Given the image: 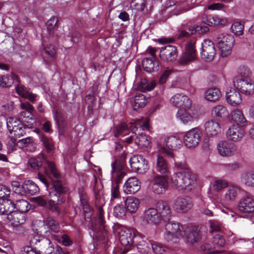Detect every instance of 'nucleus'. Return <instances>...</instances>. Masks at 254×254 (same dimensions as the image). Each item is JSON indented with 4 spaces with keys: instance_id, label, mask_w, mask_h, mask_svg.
<instances>
[{
    "instance_id": "obj_59",
    "label": "nucleus",
    "mask_w": 254,
    "mask_h": 254,
    "mask_svg": "<svg viewBox=\"0 0 254 254\" xmlns=\"http://www.w3.org/2000/svg\"><path fill=\"white\" fill-rule=\"evenodd\" d=\"M228 186L227 182L225 180H217L212 184V189L216 191H219L225 188Z\"/></svg>"
},
{
    "instance_id": "obj_51",
    "label": "nucleus",
    "mask_w": 254,
    "mask_h": 254,
    "mask_svg": "<svg viewBox=\"0 0 254 254\" xmlns=\"http://www.w3.org/2000/svg\"><path fill=\"white\" fill-rule=\"evenodd\" d=\"M15 204V208L17 209V212L22 213L28 211L30 208V206L28 201L24 199H19L17 200Z\"/></svg>"
},
{
    "instance_id": "obj_33",
    "label": "nucleus",
    "mask_w": 254,
    "mask_h": 254,
    "mask_svg": "<svg viewBox=\"0 0 254 254\" xmlns=\"http://www.w3.org/2000/svg\"><path fill=\"white\" fill-rule=\"evenodd\" d=\"M157 212L160 215L162 218H168L171 216V210L167 203L161 200L158 201L156 204Z\"/></svg>"
},
{
    "instance_id": "obj_21",
    "label": "nucleus",
    "mask_w": 254,
    "mask_h": 254,
    "mask_svg": "<svg viewBox=\"0 0 254 254\" xmlns=\"http://www.w3.org/2000/svg\"><path fill=\"white\" fill-rule=\"evenodd\" d=\"M192 202L189 197H179L174 201L173 208L178 212L184 213L192 207Z\"/></svg>"
},
{
    "instance_id": "obj_18",
    "label": "nucleus",
    "mask_w": 254,
    "mask_h": 254,
    "mask_svg": "<svg viewBox=\"0 0 254 254\" xmlns=\"http://www.w3.org/2000/svg\"><path fill=\"white\" fill-rule=\"evenodd\" d=\"M241 190V189L239 186L236 185L230 186L227 188L219 201L221 203L234 201L240 193Z\"/></svg>"
},
{
    "instance_id": "obj_48",
    "label": "nucleus",
    "mask_w": 254,
    "mask_h": 254,
    "mask_svg": "<svg viewBox=\"0 0 254 254\" xmlns=\"http://www.w3.org/2000/svg\"><path fill=\"white\" fill-rule=\"evenodd\" d=\"M44 224L52 232L58 233L59 231V224L52 217H47L44 220Z\"/></svg>"
},
{
    "instance_id": "obj_26",
    "label": "nucleus",
    "mask_w": 254,
    "mask_h": 254,
    "mask_svg": "<svg viewBox=\"0 0 254 254\" xmlns=\"http://www.w3.org/2000/svg\"><path fill=\"white\" fill-rule=\"evenodd\" d=\"M134 88L136 90L140 91V93L136 94L131 104L134 110L139 111L143 108V94L142 93L143 92V83L142 81H141L134 85Z\"/></svg>"
},
{
    "instance_id": "obj_35",
    "label": "nucleus",
    "mask_w": 254,
    "mask_h": 254,
    "mask_svg": "<svg viewBox=\"0 0 254 254\" xmlns=\"http://www.w3.org/2000/svg\"><path fill=\"white\" fill-rule=\"evenodd\" d=\"M233 120L237 123L236 126L243 127L247 126L248 121L240 110H234L232 113Z\"/></svg>"
},
{
    "instance_id": "obj_54",
    "label": "nucleus",
    "mask_w": 254,
    "mask_h": 254,
    "mask_svg": "<svg viewBox=\"0 0 254 254\" xmlns=\"http://www.w3.org/2000/svg\"><path fill=\"white\" fill-rule=\"evenodd\" d=\"M20 107L22 110H25L21 112V116L23 118H30L31 113L33 111V107L28 102L21 103Z\"/></svg>"
},
{
    "instance_id": "obj_25",
    "label": "nucleus",
    "mask_w": 254,
    "mask_h": 254,
    "mask_svg": "<svg viewBox=\"0 0 254 254\" xmlns=\"http://www.w3.org/2000/svg\"><path fill=\"white\" fill-rule=\"evenodd\" d=\"M24 213L14 211L11 213H8L7 216V223L13 228L22 225L25 222Z\"/></svg>"
},
{
    "instance_id": "obj_20",
    "label": "nucleus",
    "mask_w": 254,
    "mask_h": 254,
    "mask_svg": "<svg viewBox=\"0 0 254 254\" xmlns=\"http://www.w3.org/2000/svg\"><path fill=\"white\" fill-rule=\"evenodd\" d=\"M168 181L166 178L159 175L154 178L152 190L155 193L162 194L168 190Z\"/></svg>"
},
{
    "instance_id": "obj_14",
    "label": "nucleus",
    "mask_w": 254,
    "mask_h": 254,
    "mask_svg": "<svg viewBox=\"0 0 254 254\" xmlns=\"http://www.w3.org/2000/svg\"><path fill=\"white\" fill-rule=\"evenodd\" d=\"M204 133L208 138L218 137L221 133L220 125L214 120H208L204 124Z\"/></svg>"
},
{
    "instance_id": "obj_42",
    "label": "nucleus",
    "mask_w": 254,
    "mask_h": 254,
    "mask_svg": "<svg viewBox=\"0 0 254 254\" xmlns=\"http://www.w3.org/2000/svg\"><path fill=\"white\" fill-rule=\"evenodd\" d=\"M151 249H152L155 254H164L166 252L165 247L161 244L158 243L152 244L151 243H147L146 249H144V253L146 252V253H148L150 251Z\"/></svg>"
},
{
    "instance_id": "obj_29",
    "label": "nucleus",
    "mask_w": 254,
    "mask_h": 254,
    "mask_svg": "<svg viewBox=\"0 0 254 254\" xmlns=\"http://www.w3.org/2000/svg\"><path fill=\"white\" fill-rule=\"evenodd\" d=\"M79 195L83 211L85 212V219L87 221H90L91 220L92 213L90 211V208L86 199V192L82 189H79Z\"/></svg>"
},
{
    "instance_id": "obj_9",
    "label": "nucleus",
    "mask_w": 254,
    "mask_h": 254,
    "mask_svg": "<svg viewBox=\"0 0 254 254\" xmlns=\"http://www.w3.org/2000/svg\"><path fill=\"white\" fill-rule=\"evenodd\" d=\"M103 214V209L101 207H100L98 210L99 216L98 222L97 223L93 222V220H92L90 229L92 231L93 234H92L91 232L90 234L93 239H96L97 240H100L101 235H103V237H105L106 229Z\"/></svg>"
},
{
    "instance_id": "obj_43",
    "label": "nucleus",
    "mask_w": 254,
    "mask_h": 254,
    "mask_svg": "<svg viewBox=\"0 0 254 254\" xmlns=\"http://www.w3.org/2000/svg\"><path fill=\"white\" fill-rule=\"evenodd\" d=\"M17 75L14 74L1 76H0V86L9 87L14 83V81H17Z\"/></svg>"
},
{
    "instance_id": "obj_12",
    "label": "nucleus",
    "mask_w": 254,
    "mask_h": 254,
    "mask_svg": "<svg viewBox=\"0 0 254 254\" xmlns=\"http://www.w3.org/2000/svg\"><path fill=\"white\" fill-rule=\"evenodd\" d=\"M6 125L10 133L15 137H20L25 134V126L16 118H8L6 121Z\"/></svg>"
},
{
    "instance_id": "obj_6",
    "label": "nucleus",
    "mask_w": 254,
    "mask_h": 254,
    "mask_svg": "<svg viewBox=\"0 0 254 254\" xmlns=\"http://www.w3.org/2000/svg\"><path fill=\"white\" fill-rule=\"evenodd\" d=\"M202 132L198 127H195L185 132L183 136V142L185 145L189 148L196 147L201 140Z\"/></svg>"
},
{
    "instance_id": "obj_41",
    "label": "nucleus",
    "mask_w": 254,
    "mask_h": 254,
    "mask_svg": "<svg viewBox=\"0 0 254 254\" xmlns=\"http://www.w3.org/2000/svg\"><path fill=\"white\" fill-rule=\"evenodd\" d=\"M241 181L248 187L254 188V172H245L242 173Z\"/></svg>"
},
{
    "instance_id": "obj_24",
    "label": "nucleus",
    "mask_w": 254,
    "mask_h": 254,
    "mask_svg": "<svg viewBox=\"0 0 254 254\" xmlns=\"http://www.w3.org/2000/svg\"><path fill=\"white\" fill-rule=\"evenodd\" d=\"M177 51L175 46L167 45L160 50V57L162 60L166 62H172L177 57Z\"/></svg>"
},
{
    "instance_id": "obj_61",
    "label": "nucleus",
    "mask_w": 254,
    "mask_h": 254,
    "mask_svg": "<svg viewBox=\"0 0 254 254\" xmlns=\"http://www.w3.org/2000/svg\"><path fill=\"white\" fill-rule=\"evenodd\" d=\"M209 222L210 223V232L212 233L214 232H219L221 230L222 225L220 222L214 220H211Z\"/></svg>"
},
{
    "instance_id": "obj_2",
    "label": "nucleus",
    "mask_w": 254,
    "mask_h": 254,
    "mask_svg": "<svg viewBox=\"0 0 254 254\" xmlns=\"http://www.w3.org/2000/svg\"><path fill=\"white\" fill-rule=\"evenodd\" d=\"M186 235L183 226L177 222H170L165 225L164 239L170 244H177Z\"/></svg>"
},
{
    "instance_id": "obj_8",
    "label": "nucleus",
    "mask_w": 254,
    "mask_h": 254,
    "mask_svg": "<svg viewBox=\"0 0 254 254\" xmlns=\"http://www.w3.org/2000/svg\"><path fill=\"white\" fill-rule=\"evenodd\" d=\"M235 88L246 95L254 94V81L250 79H244L236 76L233 80Z\"/></svg>"
},
{
    "instance_id": "obj_47",
    "label": "nucleus",
    "mask_w": 254,
    "mask_h": 254,
    "mask_svg": "<svg viewBox=\"0 0 254 254\" xmlns=\"http://www.w3.org/2000/svg\"><path fill=\"white\" fill-rule=\"evenodd\" d=\"M17 146L19 148L27 147L30 151H34L36 148L30 137H26L19 140L17 143Z\"/></svg>"
},
{
    "instance_id": "obj_62",
    "label": "nucleus",
    "mask_w": 254,
    "mask_h": 254,
    "mask_svg": "<svg viewBox=\"0 0 254 254\" xmlns=\"http://www.w3.org/2000/svg\"><path fill=\"white\" fill-rule=\"evenodd\" d=\"M41 140L48 152L52 151L54 149L53 143L51 139L45 136H42L41 138Z\"/></svg>"
},
{
    "instance_id": "obj_23",
    "label": "nucleus",
    "mask_w": 254,
    "mask_h": 254,
    "mask_svg": "<svg viewBox=\"0 0 254 254\" xmlns=\"http://www.w3.org/2000/svg\"><path fill=\"white\" fill-rule=\"evenodd\" d=\"M245 133V130L242 127L234 125L227 130L226 136L233 142H238L242 139Z\"/></svg>"
},
{
    "instance_id": "obj_63",
    "label": "nucleus",
    "mask_w": 254,
    "mask_h": 254,
    "mask_svg": "<svg viewBox=\"0 0 254 254\" xmlns=\"http://www.w3.org/2000/svg\"><path fill=\"white\" fill-rule=\"evenodd\" d=\"M10 194V190L7 187L0 185V201H2Z\"/></svg>"
},
{
    "instance_id": "obj_22",
    "label": "nucleus",
    "mask_w": 254,
    "mask_h": 254,
    "mask_svg": "<svg viewBox=\"0 0 254 254\" xmlns=\"http://www.w3.org/2000/svg\"><path fill=\"white\" fill-rule=\"evenodd\" d=\"M140 182L135 177H131L125 183L123 191L127 194H134L140 190Z\"/></svg>"
},
{
    "instance_id": "obj_7",
    "label": "nucleus",
    "mask_w": 254,
    "mask_h": 254,
    "mask_svg": "<svg viewBox=\"0 0 254 254\" xmlns=\"http://www.w3.org/2000/svg\"><path fill=\"white\" fill-rule=\"evenodd\" d=\"M126 154L124 153L119 160L112 163V178L117 183H120L126 174L124 172L126 166Z\"/></svg>"
},
{
    "instance_id": "obj_52",
    "label": "nucleus",
    "mask_w": 254,
    "mask_h": 254,
    "mask_svg": "<svg viewBox=\"0 0 254 254\" xmlns=\"http://www.w3.org/2000/svg\"><path fill=\"white\" fill-rule=\"evenodd\" d=\"M58 22V19L55 16L51 17L47 22L46 26L47 31L49 33V34L54 35L55 32L57 30V23Z\"/></svg>"
},
{
    "instance_id": "obj_16",
    "label": "nucleus",
    "mask_w": 254,
    "mask_h": 254,
    "mask_svg": "<svg viewBox=\"0 0 254 254\" xmlns=\"http://www.w3.org/2000/svg\"><path fill=\"white\" fill-rule=\"evenodd\" d=\"M201 58L206 61H211L215 55V49L213 43L209 40L205 39L201 43Z\"/></svg>"
},
{
    "instance_id": "obj_17",
    "label": "nucleus",
    "mask_w": 254,
    "mask_h": 254,
    "mask_svg": "<svg viewBox=\"0 0 254 254\" xmlns=\"http://www.w3.org/2000/svg\"><path fill=\"white\" fill-rule=\"evenodd\" d=\"M129 127H131L132 128V134L127 137L125 139V141L127 143H129L133 140L134 136H135V138L134 139L135 143L140 144V142L143 138V126L142 121H137L135 122L134 124H130Z\"/></svg>"
},
{
    "instance_id": "obj_13",
    "label": "nucleus",
    "mask_w": 254,
    "mask_h": 254,
    "mask_svg": "<svg viewBox=\"0 0 254 254\" xmlns=\"http://www.w3.org/2000/svg\"><path fill=\"white\" fill-rule=\"evenodd\" d=\"M196 58L194 42H190L185 46V50L179 60L181 64H185L194 61Z\"/></svg>"
},
{
    "instance_id": "obj_53",
    "label": "nucleus",
    "mask_w": 254,
    "mask_h": 254,
    "mask_svg": "<svg viewBox=\"0 0 254 254\" xmlns=\"http://www.w3.org/2000/svg\"><path fill=\"white\" fill-rule=\"evenodd\" d=\"M112 180L116 183V184H112L111 190V202L112 203H114V200L115 199H118L120 198V191L119 190V184L120 183H117L112 178Z\"/></svg>"
},
{
    "instance_id": "obj_60",
    "label": "nucleus",
    "mask_w": 254,
    "mask_h": 254,
    "mask_svg": "<svg viewBox=\"0 0 254 254\" xmlns=\"http://www.w3.org/2000/svg\"><path fill=\"white\" fill-rule=\"evenodd\" d=\"M129 125H127L126 124H122L119 126L115 127L114 133V135L116 137H118L122 135L125 131L128 130L130 128Z\"/></svg>"
},
{
    "instance_id": "obj_36",
    "label": "nucleus",
    "mask_w": 254,
    "mask_h": 254,
    "mask_svg": "<svg viewBox=\"0 0 254 254\" xmlns=\"http://www.w3.org/2000/svg\"><path fill=\"white\" fill-rule=\"evenodd\" d=\"M145 217L148 223H158L161 220L160 215L155 208H151L146 210Z\"/></svg>"
},
{
    "instance_id": "obj_49",
    "label": "nucleus",
    "mask_w": 254,
    "mask_h": 254,
    "mask_svg": "<svg viewBox=\"0 0 254 254\" xmlns=\"http://www.w3.org/2000/svg\"><path fill=\"white\" fill-rule=\"evenodd\" d=\"M24 187L26 188V193L30 195H35L39 191L38 186L30 180L24 181Z\"/></svg>"
},
{
    "instance_id": "obj_30",
    "label": "nucleus",
    "mask_w": 254,
    "mask_h": 254,
    "mask_svg": "<svg viewBox=\"0 0 254 254\" xmlns=\"http://www.w3.org/2000/svg\"><path fill=\"white\" fill-rule=\"evenodd\" d=\"M187 110H179L176 114L177 119L185 125H190L193 122V117Z\"/></svg>"
},
{
    "instance_id": "obj_19",
    "label": "nucleus",
    "mask_w": 254,
    "mask_h": 254,
    "mask_svg": "<svg viewBox=\"0 0 254 254\" xmlns=\"http://www.w3.org/2000/svg\"><path fill=\"white\" fill-rule=\"evenodd\" d=\"M239 210L243 213L250 214L254 212V197L246 195L240 200L238 203Z\"/></svg>"
},
{
    "instance_id": "obj_34",
    "label": "nucleus",
    "mask_w": 254,
    "mask_h": 254,
    "mask_svg": "<svg viewBox=\"0 0 254 254\" xmlns=\"http://www.w3.org/2000/svg\"><path fill=\"white\" fill-rule=\"evenodd\" d=\"M159 69L158 62L155 58H151L150 59L146 58L144 59V70L151 73L157 71Z\"/></svg>"
},
{
    "instance_id": "obj_11",
    "label": "nucleus",
    "mask_w": 254,
    "mask_h": 254,
    "mask_svg": "<svg viewBox=\"0 0 254 254\" xmlns=\"http://www.w3.org/2000/svg\"><path fill=\"white\" fill-rule=\"evenodd\" d=\"M217 150L221 156L230 157L237 154L238 147L232 142L221 140L217 144Z\"/></svg>"
},
{
    "instance_id": "obj_5",
    "label": "nucleus",
    "mask_w": 254,
    "mask_h": 254,
    "mask_svg": "<svg viewBox=\"0 0 254 254\" xmlns=\"http://www.w3.org/2000/svg\"><path fill=\"white\" fill-rule=\"evenodd\" d=\"M163 155H166L167 157L173 158L175 155L173 152L168 150L166 148L161 146L159 148L157 162L155 166L156 171L162 175H166L169 173V168L167 162L164 159Z\"/></svg>"
},
{
    "instance_id": "obj_64",
    "label": "nucleus",
    "mask_w": 254,
    "mask_h": 254,
    "mask_svg": "<svg viewBox=\"0 0 254 254\" xmlns=\"http://www.w3.org/2000/svg\"><path fill=\"white\" fill-rule=\"evenodd\" d=\"M239 75L237 76L240 78H244V79H247L248 77L251 74L250 69L246 66H241L238 69Z\"/></svg>"
},
{
    "instance_id": "obj_3",
    "label": "nucleus",
    "mask_w": 254,
    "mask_h": 254,
    "mask_svg": "<svg viewBox=\"0 0 254 254\" xmlns=\"http://www.w3.org/2000/svg\"><path fill=\"white\" fill-rule=\"evenodd\" d=\"M215 42L219 50L221 56L226 57L230 54L235 39L231 34L221 33L216 36Z\"/></svg>"
},
{
    "instance_id": "obj_10",
    "label": "nucleus",
    "mask_w": 254,
    "mask_h": 254,
    "mask_svg": "<svg viewBox=\"0 0 254 254\" xmlns=\"http://www.w3.org/2000/svg\"><path fill=\"white\" fill-rule=\"evenodd\" d=\"M54 187L55 191H51L50 192V196L51 198H54L53 199H50L47 202V207L49 208L53 211H56L58 214L60 213V209L58 208L57 201H61L60 200V194L64 191V189L62 187L61 183L59 181H55L54 183Z\"/></svg>"
},
{
    "instance_id": "obj_55",
    "label": "nucleus",
    "mask_w": 254,
    "mask_h": 254,
    "mask_svg": "<svg viewBox=\"0 0 254 254\" xmlns=\"http://www.w3.org/2000/svg\"><path fill=\"white\" fill-rule=\"evenodd\" d=\"M43 248L42 251L44 254H51L54 251V248L48 239H44L41 241Z\"/></svg>"
},
{
    "instance_id": "obj_56",
    "label": "nucleus",
    "mask_w": 254,
    "mask_h": 254,
    "mask_svg": "<svg viewBox=\"0 0 254 254\" xmlns=\"http://www.w3.org/2000/svg\"><path fill=\"white\" fill-rule=\"evenodd\" d=\"M232 32L236 35L240 36L244 33V25L241 22H235L231 25Z\"/></svg>"
},
{
    "instance_id": "obj_28",
    "label": "nucleus",
    "mask_w": 254,
    "mask_h": 254,
    "mask_svg": "<svg viewBox=\"0 0 254 254\" xmlns=\"http://www.w3.org/2000/svg\"><path fill=\"white\" fill-rule=\"evenodd\" d=\"M226 99L227 102L231 105L236 106L242 102V96L239 92L235 90H230L226 91Z\"/></svg>"
},
{
    "instance_id": "obj_4",
    "label": "nucleus",
    "mask_w": 254,
    "mask_h": 254,
    "mask_svg": "<svg viewBox=\"0 0 254 254\" xmlns=\"http://www.w3.org/2000/svg\"><path fill=\"white\" fill-rule=\"evenodd\" d=\"M43 162H45L47 165L48 169L45 170V173L46 176L50 177L49 171L51 174L56 178H58L59 174L58 173L55 165L53 162L47 160L46 157L42 153H40L36 158H31L28 161L29 165L34 169H38L42 165Z\"/></svg>"
},
{
    "instance_id": "obj_38",
    "label": "nucleus",
    "mask_w": 254,
    "mask_h": 254,
    "mask_svg": "<svg viewBox=\"0 0 254 254\" xmlns=\"http://www.w3.org/2000/svg\"><path fill=\"white\" fill-rule=\"evenodd\" d=\"M202 21L210 26L215 25H224L227 22V20L224 18H220L217 15L215 16H208L205 17H203Z\"/></svg>"
},
{
    "instance_id": "obj_50",
    "label": "nucleus",
    "mask_w": 254,
    "mask_h": 254,
    "mask_svg": "<svg viewBox=\"0 0 254 254\" xmlns=\"http://www.w3.org/2000/svg\"><path fill=\"white\" fill-rule=\"evenodd\" d=\"M200 249L207 254H221L224 252V251L217 250L213 248V243H205L202 244L200 247Z\"/></svg>"
},
{
    "instance_id": "obj_58",
    "label": "nucleus",
    "mask_w": 254,
    "mask_h": 254,
    "mask_svg": "<svg viewBox=\"0 0 254 254\" xmlns=\"http://www.w3.org/2000/svg\"><path fill=\"white\" fill-rule=\"evenodd\" d=\"M212 243L213 245V248L215 249L223 247L225 243V241L219 234H215L213 236Z\"/></svg>"
},
{
    "instance_id": "obj_27",
    "label": "nucleus",
    "mask_w": 254,
    "mask_h": 254,
    "mask_svg": "<svg viewBox=\"0 0 254 254\" xmlns=\"http://www.w3.org/2000/svg\"><path fill=\"white\" fill-rule=\"evenodd\" d=\"M166 146L173 152L180 149L183 144L182 140L176 136H170L165 140Z\"/></svg>"
},
{
    "instance_id": "obj_39",
    "label": "nucleus",
    "mask_w": 254,
    "mask_h": 254,
    "mask_svg": "<svg viewBox=\"0 0 254 254\" xmlns=\"http://www.w3.org/2000/svg\"><path fill=\"white\" fill-rule=\"evenodd\" d=\"M211 115L217 119H222L227 117L229 115L227 108L221 105H217L211 109Z\"/></svg>"
},
{
    "instance_id": "obj_31",
    "label": "nucleus",
    "mask_w": 254,
    "mask_h": 254,
    "mask_svg": "<svg viewBox=\"0 0 254 254\" xmlns=\"http://www.w3.org/2000/svg\"><path fill=\"white\" fill-rule=\"evenodd\" d=\"M17 93L21 97L28 99L32 103H34L36 98V95L29 92L26 88L21 84H17L15 86Z\"/></svg>"
},
{
    "instance_id": "obj_46",
    "label": "nucleus",
    "mask_w": 254,
    "mask_h": 254,
    "mask_svg": "<svg viewBox=\"0 0 254 254\" xmlns=\"http://www.w3.org/2000/svg\"><path fill=\"white\" fill-rule=\"evenodd\" d=\"M131 233L128 230H122L119 234V239L121 244L124 246H130L132 242V239L130 237Z\"/></svg>"
},
{
    "instance_id": "obj_57",
    "label": "nucleus",
    "mask_w": 254,
    "mask_h": 254,
    "mask_svg": "<svg viewBox=\"0 0 254 254\" xmlns=\"http://www.w3.org/2000/svg\"><path fill=\"white\" fill-rule=\"evenodd\" d=\"M126 213V209L123 205L118 204L114 207L113 214L116 217L123 218L125 216Z\"/></svg>"
},
{
    "instance_id": "obj_37",
    "label": "nucleus",
    "mask_w": 254,
    "mask_h": 254,
    "mask_svg": "<svg viewBox=\"0 0 254 254\" xmlns=\"http://www.w3.org/2000/svg\"><path fill=\"white\" fill-rule=\"evenodd\" d=\"M15 208L14 203L10 200L3 199L0 201V214H6L11 213L14 211Z\"/></svg>"
},
{
    "instance_id": "obj_32",
    "label": "nucleus",
    "mask_w": 254,
    "mask_h": 254,
    "mask_svg": "<svg viewBox=\"0 0 254 254\" xmlns=\"http://www.w3.org/2000/svg\"><path fill=\"white\" fill-rule=\"evenodd\" d=\"M187 241L190 243L197 242L201 239V236L198 229L195 226H191L188 228L185 236Z\"/></svg>"
},
{
    "instance_id": "obj_44",
    "label": "nucleus",
    "mask_w": 254,
    "mask_h": 254,
    "mask_svg": "<svg viewBox=\"0 0 254 254\" xmlns=\"http://www.w3.org/2000/svg\"><path fill=\"white\" fill-rule=\"evenodd\" d=\"M138 200L134 197L129 196L125 200L126 210L130 213L135 212L138 209Z\"/></svg>"
},
{
    "instance_id": "obj_1",
    "label": "nucleus",
    "mask_w": 254,
    "mask_h": 254,
    "mask_svg": "<svg viewBox=\"0 0 254 254\" xmlns=\"http://www.w3.org/2000/svg\"><path fill=\"white\" fill-rule=\"evenodd\" d=\"M171 183L178 190H191L196 186V179L185 162H175Z\"/></svg>"
},
{
    "instance_id": "obj_40",
    "label": "nucleus",
    "mask_w": 254,
    "mask_h": 254,
    "mask_svg": "<svg viewBox=\"0 0 254 254\" xmlns=\"http://www.w3.org/2000/svg\"><path fill=\"white\" fill-rule=\"evenodd\" d=\"M204 96L206 100L209 101L215 102L221 97V93L217 88H209L205 92Z\"/></svg>"
},
{
    "instance_id": "obj_15",
    "label": "nucleus",
    "mask_w": 254,
    "mask_h": 254,
    "mask_svg": "<svg viewBox=\"0 0 254 254\" xmlns=\"http://www.w3.org/2000/svg\"><path fill=\"white\" fill-rule=\"evenodd\" d=\"M170 102L174 106L180 108L179 110H189L191 106V101L186 95L177 93L170 99Z\"/></svg>"
},
{
    "instance_id": "obj_45",
    "label": "nucleus",
    "mask_w": 254,
    "mask_h": 254,
    "mask_svg": "<svg viewBox=\"0 0 254 254\" xmlns=\"http://www.w3.org/2000/svg\"><path fill=\"white\" fill-rule=\"evenodd\" d=\"M142 162L143 157L141 155H134L129 159L130 167L134 172H137L141 169Z\"/></svg>"
}]
</instances>
